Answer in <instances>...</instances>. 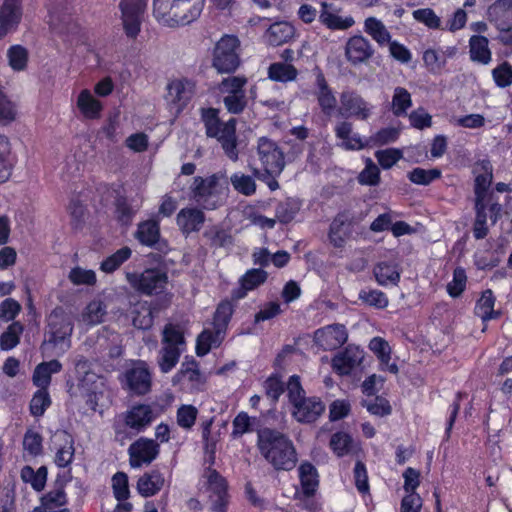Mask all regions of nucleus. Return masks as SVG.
Here are the masks:
<instances>
[{"instance_id":"f257e3e1","label":"nucleus","mask_w":512,"mask_h":512,"mask_svg":"<svg viewBox=\"0 0 512 512\" xmlns=\"http://www.w3.org/2000/svg\"><path fill=\"white\" fill-rule=\"evenodd\" d=\"M257 438L261 455L275 470L290 471L296 466V449L288 436L278 430L265 427L257 430Z\"/></svg>"},{"instance_id":"f03ea898","label":"nucleus","mask_w":512,"mask_h":512,"mask_svg":"<svg viewBox=\"0 0 512 512\" xmlns=\"http://www.w3.org/2000/svg\"><path fill=\"white\" fill-rule=\"evenodd\" d=\"M218 114L219 111L215 108L201 109V120L204 124L206 135L209 138L217 139L225 155L231 161L236 162L239 159L236 119L231 118L223 122Z\"/></svg>"},{"instance_id":"7ed1b4c3","label":"nucleus","mask_w":512,"mask_h":512,"mask_svg":"<svg viewBox=\"0 0 512 512\" xmlns=\"http://www.w3.org/2000/svg\"><path fill=\"white\" fill-rule=\"evenodd\" d=\"M233 311V305L230 301L226 300L218 304L213 317V329H204L197 337L196 354L198 356H205L213 347L220 346Z\"/></svg>"},{"instance_id":"20e7f679","label":"nucleus","mask_w":512,"mask_h":512,"mask_svg":"<svg viewBox=\"0 0 512 512\" xmlns=\"http://www.w3.org/2000/svg\"><path fill=\"white\" fill-rule=\"evenodd\" d=\"M205 0H154L153 13L156 18L169 17L177 24L186 25L196 20Z\"/></svg>"},{"instance_id":"39448f33","label":"nucleus","mask_w":512,"mask_h":512,"mask_svg":"<svg viewBox=\"0 0 512 512\" xmlns=\"http://www.w3.org/2000/svg\"><path fill=\"white\" fill-rule=\"evenodd\" d=\"M185 345L183 332L173 324H166L162 332V348L158 359L162 373H168L176 366Z\"/></svg>"},{"instance_id":"423d86ee","label":"nucleus","mask_w":512,"mask_h":512,"mask_svg":"<svg viewBox=\"0 0 512 512\" xmlns=\"http://www.w3.org/2000/svg\"><path fill=\"white\" fill-rule=\"evenodd\" d=\"M74 323L71 315L62 307H56L47 317V331L45 343L53 346L64 345L70 348V337L73 333Z\"/></svg>"},{"instance_id":"0eeeda50","label":"nucleus","mask_w":512,"mask_h":512,"mask_svg":"<svg viewBox=\"0 0 512 512\" xmlns=\"http://www.w3.org/2000/svg\"><path fill=\"white\" fill-rule=\"evenodd\" d=\"M158 415L159 413L155 412L151 405H134L125 413L124 424L118 422L114 423L115 440L123 443L128 438L125 427H129L136 432H141L148 427Z\"/></svg>"},{"instance_id":"6e6552de","label":"nucleus","mask_w":512,"mask_h":512,"mask_svg":"<svg viewBox=\"0 0 512 512\" xmlns=\"http://www.w3.org/2000/svg\"><path fill=\"white\" fill-rule=\"evenodd\" d=\"M240 41L236 36L225 35L215 45L212 66L219 73H233L240 65Z\"/></svg>"},{"instance_id":"1a4fd4ad","label":"nucleus","mask_w":512,"mask_h":512,"mask_svg":"<svg viewBox=\"0 0 512 512\" xmlns=\"http://www.w3.org/2000/svg\"><path fill=\"white\" fill-rule=\"evenodd\" d=\"M126 280L139 293L151 296L165 290L168 284V275L160 268H149L141 273L127 272Z\"/></svg>"},{"instance_id":"9d476101","label":"nucleus","mask_w":512,"mask_h":512,"mask_svg":"<svg viewBox=\"0 0 512 512\" xmlns=\"http://www.w3.org/2000/svg\"><path fill=\"white\" fill-rule=\"evenodd\" d=\"M257 155L266 174L279 176L285 167L284 152L273 140L261 137L257 143Z\"/></svg>"},{"instance_id":"9b49d317","label":"nucleus","mask_w":512,"mask_h":512,"mask_svg":"<svg viewBox=\"0 0 512 512\" xmlns=\"http://www.w3.org/2000/svg\"><path fill=\"white\" fill-rule=\"evenodd\" d=\"M147 0H121L119 8L124 32L130 39H135L141 31L143 15Z\"/></svg>"},{"instance_id":"f8f14e48","label":"nucleus","mask_w":512,"mask_h":512,"mask_svg":"<svg viewBox=\"0 0 512 512\" xmlns=\"http://www.w3.org/2000/svg\"><path fill=\"white\" fill-rule=\"evenodd\" d=\"M219 179L220 177L217 174H213L206 178L201 176L194 177L193 183L190 187L191 198L204 209H215L217 207V201L215 198L218 195L217 187Z\"/></svg>"},{"instance_id":"ddd939ff","label":"nucleus","mask_w":512,"mask_h":512,"mask_svg":"<svg viewBox=\"0 0 512 512\" xmlns=\"http://www.w3.org/2000/svg\"><path fill=\"white\" fill-rule=\"evenodd\" d=\"M340 115L366 121L373 114V105L367 102L357 91L344 90L340 93Z\"/></svg>"},{"instance_id":"4468645a","label":"nucleus","mask_w":512,"mask_h":512,"mask_svg":"<svg viewBox=\"0 0 512 512\" xmlns=\"http://www.w3.org/2000/svg\"><path fill=\"white\" fill-rule=\"evenodd\" d=\"M166 100L180 113L190 102L195 92V83L187 78L174 79L167 84Z\"/></svg>"},{"instance_id":"2eb2a0df","label":"nucleus","mask_w":512,"mask_h":512,"mask_svg":"<svg viewBox=\"0 0 512 512\" xmlns=\"http://www.w3.org/2000/svg\"><path fill=\"white\" fill-rule=\"evenodd\" d=\"M204 477L206 478L207 490L212 502L213 512H226L227 506V481L215 469L208 468Z\"/></svg>"},{"instance_id":"dca6fc26","label":"nucleus","mask_w":512,"mask_h":512,"mask_svg":"<svg viewBox=\"0 0 512 512\" xmlns=\"http://www.w3.org/2000/svg\"><path fill=\"white\" fill-rule=\"evenodd\" d=\"M67 481L64 477L58 476L53 488L41 497V505L33 512H70L66 508L68 500L64 489Z\"/></svg>"},{"instance_id":"f3484780","label":"nucleus","mask_w":512,"mask_h":512,"mask_svg":"<svg viewBox=\"0 0 512 512\" xmlns=\"http://www.w3.org/2000/svg\"><path fill=\"white\" fill-rule=\"evenodd\" d=\"M159 445L152 439L139 438L133 442L129 449V462L131 467L139 468L150 464L159 454Z\"/></svg>"},{"instance_id":"a211bd4d","label":"nucleus","mask_w":512,"mask_h":512,"mask_svg":"<svg viewBox=\"0 0 512 512\" xmlns=\"http://www.w3.org/2000/svg\"><path fill=\"white\" fill-rule=\"evenodd\" d=\"M325 409L326 406L319 397H305L293 405L292 416L299 423L311 424L322 416Z\"/></svg>"},{"instance_id":"6ab92c4d","label":"nucleus","mask_w":512,"mask_h":512,"mask_svg":"<svg viewBox=\"0 0 512 512\" xmlns=\"http://www.w3.org/2000/svg\"><path fill=\"white\" fill-rule=\"evenodd\" d=\"M22 14V0H3L0 6V40L18 28Z\"/></svg>"},{"instance_id":"aec40b11","label":"nucleus","mask_w":512,"mask_h":512,"mask_svg":"<svg viewBox=\"0 0 512 512\" xmlns=\"http://www.w3.org/2000/svg\"><path fill=\"white\" fill-rule=\"evenodd\" d=\"M125 386L136 395H145L151 389V374L144 362L126 370L124 374Z\"/></svg>"},{"instance_id":"412c9836","label":"nucleus","mask_w":512,"mask_h":512,"mask_svg":"<svg viewBox=\"0 0 512 512\" xmlns=\"http://www.w3.org/2000/svg\"><path fill=\"white\" fill-rule=\"evenodd\" d=\"M347 339L348 333L343 324L328 325L315 332V342L327 351L341 347Z\"/></svg>"},{"instance_id":"4be33fe9","label":"nucleus","mask_w":512,"mask_h":512,"mask_svg":"<svg viewBox=\"0 0 512 512\" xmlns=\"http://www.w3.org/2000/svg\"><path fill=\"white\" fill-rule=\"evenodd\" d=\"M315 72V96L318 105L323 114L330 116L337 106V99L329 86L322 70L319 67L314 69Z\"/></svg>"},{"instance_id":"5701e85b","label":"nucleus","mask_w":512,"mask_h":512,"mask_svg":"<svg viewBox=\"0 0 512 512\" xmlns=\"http://www.w3.org/2000/svg\"><path fill=\"white\" fill-rule=\"evenodd\" d=\"M135 238L145 246L165 252L168 244L160 237V226L154 220H147L138 224L135 232Z\"/></svg>"},{"instance_id":"b1692460","label":"nucleus","mask_w":512,"mask_h":512,"mask_svg":"<svg viewBox=\"0 0 512 512\" xmlns=\"http://www.w3.org/2000/svg\"><path fill=\"white\" fill-rule=\"evenodd\" d=\"M374 54L370 41L362 35L350 37L345 46V56L353 64L367 62Z\"/></svg>"},{"instance_id":"393cba45","label":"nucleus","mask_w":512,"mask_h":512,"mask_svg":"<svg viewBox=\"0 0 512 512\" xmlns=\"http://www.w3.org/2000/svg\"><path fill=\"white\" fill-rule=\"evenodd\" d=\"M364 359V351L357 346L348 345L344 351L332 359V368L339 375H348Z\"/></svg>"},{"instance_id":"a878e982","label":"nucleus","mask_w":512,"mask_h":512,"mask_svg":"<svg viewBox=\"0 0 512 512\" xmlns=\"http://www.w3.org/2000/svg\"><path fill=\"white\" fill-rule=\"evenodd\" d=\"M334 133L341 142L339 146L347 151H358L369 147L367 139L358 133H353V124L349 121H340L334 127Z\"/></svg>"},{"instance_id":"bb28decb","label":"nucleus","mask_w":512,"mask_h":512,"mask_svg":"<svg viewBox=\"0 0 512 512\" xmlns=\"http://www.w3.org/2000/svg\"><path fill=\"white\" fill-rule=\"evenodd\" d=\"M340 9L327 2L321 3L319 21L330 30H347L355 24L352 16L342 17L338 14Z\"/></svg>"},{"instance_id":"cd10ccee","label":"nucleus","mask_w":512,"mask_h":512,"mask_svg":"<svg viewBox=\"0 0 512 512\" xmlns=\"http://www.w3.org/2000/svg\"><path fill=\"white\" fill-rule=\"evenodd\" d=\"M205 214L198 208H183L176 217V222L184 235L198 232L205 222Z\"/></svg>"},{"instance_id":"c85d7f7f","label":"nucleus","mask_w":512,"mask_h":512,"mask_svg":"<svg viewBox=\"0 0 512 512\" xmlns=\"http://www.w3.org/2000/svg\"><path fill=\"white\" fill-rule=\"evenodd\" d=\"M268 278V273L261 268H252L240 278V287L232 292L233 299L240 300L244 298L249 291L258 288L264 284Z\"/></svg>"},{"instance_id":"c756f323","label":"nucleus","mask_w":512,"mask_h":512,"mask_svg":"<svg viewBox=\"0 0 512 512\" xmlns=\"http://www.w3.org/2000/svg\"><path fill=\"white\" fill-rule=\"evenodd\" d=\"M295 36V28L288 22H275L269 26L264 34L267 44L273 47L288 43Z\"/></svg>"},{"instance_id":"7c9ffc66","label":"nucleus","mask_w":512,"mask_h":512,"mask_svg":"<svg viewBox=\"0 0 512 512\" xmlns=\"http://www.w3.org/2000/svg\"><path fill=\"white\" fill-rule=\"evenodd\" d=\"M469 55L473 62L487 65L492 60L489 40L482 35H472L469 39Z\"/></svg>"},{"instance_id":"2f4dec72","label":"nucleus","mask_w":512,"mask_h":512,"mask_svg":"<svg viewBox=\"0 0 512 512\" xmlns=\"http://www.w3.org/2000/svg\"><path fill=\"white\" fill-rule=\"evenodd\" d=\"M349 216L346 213H339L330 224L328 238L330 243L336 248H342L345 245L349 234Z\"/></svg>"},{"instance_id":"473e14b6","label":"nucleus","mask_w":512,"mask_h":512,"mask_svg":"<svg viewBox=\"0 0 512 512\" xmlns=\"http://www.w3.org/2000/svg\"><path fill=\"white\" fill-rule=\"evenodd\" d=\"M298 472L303 494L306 497L313 496L319 486V475L316 467L309 462H304L300 464Z\"/></svg>"},{"instance_id":"72a5a7b5","label":"nucleus","mask_w":512,"mask_h":512,"mask_svg":"<svg viewBox=\"0 0 512 512\" xmlns=\"http://www.w3.org/2000/svg\"><path fill=\"white\" fill-rule=\"evenodd\" d=\"M62 364L54 359L38 364L33 372V383L40 389L47 390L51 383V375L60 372Z\"/></svg>"},{"instance_id":"f704fd0d","label":"nucleus","mask_w":512,"mask_h":512,"mask_svg":"<svg viewBox=\"0 0 512 512\" xmlns=\"http://www.w3.org/2000/svg\"><path fill=\"white\" fill-rule=\"evenodd\" d=\"M164 481L163 475L159 471L153 470L149 473H145L139 478L137 482V490L140 495L150 497L161 490L164 485Z\"/></svg>"},{"instance_id":"c9c22d12","label":"nucleus","mask_w":512,"mask_h":512,"mask_svg":"<svg viewBox=\"0 0 512 512\" xmlns=\"http://www.w3.org/2000/svg\"><path fill=\"white\" fill-rule=\"evenodd\" d=\"M375 279L379 285H396L400 280V272L397 266L390 262H379L373 269Z\"/></svg>"},{"instance_id":"e433bc0d","label":"nucleus","mask_w":512,"mask_h":512,"mask_svg":"<svg viewBox=\"0 0 512 512\" xmlns=\"http://www.w3.org/2000/svg\"><path fill=\"white\" fill-rule=\"evenodd\" d=\"M488 19L496 27L512 18V0H497L487 10Z\"/></svg>"},{"instance_id":"4c0bfd02","label":"nucleus","mask_w":512,"mask_h":512,"mask_svg":"<svg viewBox=\"0 0 512 512\" xmlns=\"http://www.w3.org/2000/svg\"><path fill=\"white\" fill-rule=\"evenodd\" d=\"M298 76V70L292 64L275 62L268 68L269 79L276 82H290L294 81Z\"/></svg>"},{"instance_id":"58836bf2","label":"nucleus","mask_w":512,"mask_h":512,"mask_svg":"<svg viewBox=\"0 0 512 512\" xmlns=\"http://www.w3.org/2000/svg\"><path fill=\"white\" fill-rule=\"evenodd\" d=\"M203 236L212 248H228L233 245L231 234L220 226H212L205 230Z\"/></svg>"},{"instance_id":"ea45409f","label":"nucleus","mask_w":512,"mask_h":512,"mask_svg":"<svg viewBox=\"0 0 512 512\" xmlns=\"http://www.w3.org/2000/svg\"><path fill=\"white\" fill-rule=\"evenodd\" d=\"M479 165H481L484 173L477 175L475 178V199H485L492 182V166L488 160H482Z\"/></svg>"},{"instance_id":"a19ab883","label":"nucleus","mask_w":512,"mask_h":512,"mask_svg":"<svg viewBox=\"0 0 512 512\" xmlns=\"http://www.w3.org/2000/svg\"><path fill=\"white\" fill-rule=\"evenodd\" d=\"M47 473L45 466H41L35 471L31 466L26 465L21 469V479L25 483H30L32 488L39 492L45 487Z\"/></svg>"},{"instance_id":"79ce46f5","label":"nucleus","mask_w":512,"mask_h":512,"mask_svg":"<svg viewBox=\"0 0 512 512\" xmlns=\"http://www.w3.org/2000/svg\"><path fill=\"white\" fill-rule=\"evenodd\" d=\"M365 32L368 33L379 45H385L391 41L390 32L379 19L368 17L364 22Z\"/></svg>"},{"instance_id":"37998d69","label":"nucleus","mask_w":512,"mask_h":512,"mask_svg":"<svg viewBox=\"0 0 512 512\" xmlns=\"http://www.w3.org/2000/svg\"><path fill=\"white\" fill-rule=\"evenodd\" d=\"M77 105L85 117L95 119L100 116L102 105L88 90H83L78 96Z\"/></svg>"},{"instance_id":"c03bdc74","label":"nucleus","mask_w":512,"mask_h":512,"mask_svg":"<svg viewBox=\"0 0 512 512\" xmlns=\"http://www.w3.org/2000/svg\"><path fill=\"white\" fill-rule=\"evenodd\" d=\"M233 189L244 196H252L256 193L257 184L253 176L243 172H235L230 176Z\"/></svg>"},{"instance_id":"a18cd8bd","label":"nucleus","mask_w":512,"mask_h":512,"mask_svg":"<svg viewBox=\"0 0 512 512\" xmlns=\"http://www.w3.org/2000/svg\"><path fill=\"white\" fill-rule=\"evenodd\" d=\"M24 326L19 321H13L0 336V349L9 351L20 342Z\"/></svg>"},{"instance_id":"49530a36","label":"nucleus","mask_w":512,"mask_h":512,"mask_svg":"<svg viewBox=\"0 0 512 512\" xmlns=\"http://www.w3.org/2000/svg\"><path fill=\"white\" fill-rule=\"evenodd\" d=\"M132 255V250L128 246L118 249L115 253L105 258L101 264L100 269L105 273H113L124 262H126Z\"/></svg>"},{"instance_id":"de8ad7c7","label":"nucleus","mask_w":512,"mask_h":512,"mask_svg":"<svg viewBox=\"0 0 512 512\" xmlns=\"http://www.w3.org/2000/svg\"><path fill=\"white\" fill-rule=\"evenodd\" d=\"M301 208L299 200L294 198H287L280 202L276 207V218L279 222L287 224L291 222Z\"/></svg>"},{"instance_id":"09e8293b","label":"nucleus","mask_w":512,"mask_h":512,"mask_svg":"<svg viewBox=\"0 0 512 512\" xmlns=\"http://www.w3.org/2000/svg\"><path fill=\"white\" fill-rule=\"evenodd\" d=\"M106 305L100 300L91 301L82 315L83 322L88 325H97L103 322L107 313Z\"/></svg>"},{"instance_id":"8fccbe9b","label":"nucleus","mask_w":512,"mask_h":512,"mask_svg":"<svg viewBox=\"0 0 512 512\" xmlns=\"http://www.w3.org/2000/svg\"><path fill=\"white\" fill-rule=\"evenodd\" d=\"M411 95L407 89L396 87L392 97V112L395 116L400 117L407 114V110L411 107Z\"/></svg>"},{"instance_id":"3c124183","label":"nucleus","mask_w":512,"mask_h":512,"mask_svg":"<svg viewBox=\"0 0 512 512\" xmlns=\"http://www.w3.org/2000/svg\"><path fill=\"white\" fill-rule=\"evenodd\" d=\"M64 445L61 446L55 455V463L58 467H67L74 457V441L71 435L66 432L62 434Z\"/></svg>"},{"instance_id":"603ef678","label":"nucleus","mask_w":512,"mask_h":512,"mask_svg":"<svg viewBox=\"0 0 512 512\" xmlns=\"http://www.w3.org/2000/svg\"><path fill=\"white\" fill-rule=\"evenodd\" d=\"M352 444V437L348 433L342 431L334 433L329 442L330 448L338 457L349 454L352 450Z\"/></svg>"},{"instance_id":"864d4df0","label":"nucleus","mask_w":512,"mask_h":512,"mask_svg":"<svg viewBox=\"0 0 512 512\" xmlns=\"http://www.w3.org/2000/svg\"><path fill=\"white\" fill-rule=\"evenodd\" d=\"M359 300L375 309H385L389 304L386 294L377 289L361 290Z\"/></svg>"},{"instance_id":"5fc2aeb1","label":"nucleus","mask_w":512,"mask_h":512,"mask_svg":"<svg viewBox=\"0 0 512 512\" xmlns=\"http://www.w3.org/2000/svg\"><path fill=\"white\" fill-rule=\"evenodd\" d=\"M407 177L414 184L426 186L441 177V170L438 168L426 170L417 167L408 172Z\"/></svg>"},{"instance_id":"6e6d98bb","label":"nucleus","mask_w":512,"mask_h":512,"mask_svg":"<svg viewBox=\"0 0 512 512\" xmlns=\"http://www.w3.org/2000/svg\"><path fill=\"white\" fill-rule=\"evenodd\" d=\"M7 58L14 71H23L28 62V51L21 45H12L7 51Z\"/></svg>"},{"instance_id":"4d7b16f0","label":"nucleus","mask_w":512,"mask_h":512,"mask_svg":"<svg viewBox=\"0 0 512 512\" xmlns=\"http://www.w3.org/2000/svg\"><path fill=\"white\" fill-rule=\"evenodd\" d=\"M400 131L394 127L380 129L374 135L367 138L370 146H383L395 142L399 138Z\"/></svg>"},{"instance_id":"13d9d810","label":"nucleus","mask_w":512,"mask_h":512,"mask_svg":"<svg viewBox=\"0 0 512 512\" xmlns=\"http://www.w3.org/2000/svg\"><path fill=\"white\" fill-rule=\"evenodd\" d=\"M467 283L465 269L456 267L453 271V279L447 284V293L452 298H458L464 292Z\"/></svg>"},{"instance_id":"bf43d9fd","label":"nucleus","mask_w":512,"mask_h":512,"mask_svg":"<svg viewBox=\"0 0 512 512\" xmlns=\"http://www.w3.org/2000/svg\"><path fill=\"white\" fill-rule=\"evenodd\" d=\"M51 405L50 395L47 390L39 389L30 401V412L35 417L42 416Z\"/></svg>"},{"instance_id":"052dcab7","label":"nucleus","mask_w":512,"mask_h":512,"mask_svg":"<svg viewBox=\"0 0 512 512\" xmlns=\"http://www.w3.org/2000/svg\"><path fill=\"white\" fill-rule=\"evenodd\" d=\"M423 61L425 66L431 72L440 71L447 62V56L445 52H441L436 49H427L423 53Z\"/></svg>"},{"instance_id":"680f3d73","label":"nucleus","mask_w":512,"mask_h":512,"mask_svg":"<svg viewBox=\"0 0 512 512\" xmlns=\"http://www.w3.org/2000/svg\"><path fill=\"white\" fill-rule=\"evenodd\" d=\"M68 279L74 285H95L97 278L96 273L90 269H84L82 267H74L70 270Z\"/></svg>"},{"instance_id":"e2e57ef3","label":"nucleus","mask_w":512,"mask_h":512,"mask_svg":"<svg viewBox=\"0 0 512 512\" xmlns=\"http://www.w3.org/2000/svg\"><path fill=\"white\" fill-rule=\"evenodd\" d=\"M247 84V78L244 76H230L224 78L219 89L222 93L227 95L245 93L244 86Z\"/></svg>"},{"instance_id":"0e129e2a","label":"nucleus","mask_w":512,"mask_h":512,"mask_svg":"<svg viewBox=\"0 0 512 512\" xmlns=\"http://www.w3.org/2000/svg\"><path fill=\"white\" fill-rule=\"evenodd\" d=\"M246 412H240L233 420V438L241 437L243 434L254 430V421Z\"/></svg>"},{"instance_id":"69168bd1","label":"nucleus","mask_w":512,"mask_h":512,"mask_svg":"<svg viewBox=\"0 0 512 512\" xmlns=\"http://www.w3.org/2000/svg\"><path fill=\"white\" fill-rule=\"evenodd\" d=\"M112 488L115 498L124 501L129 497L128 476L124 472H117L112 477Z\"/></svg>"},{"instance_id":"338daca9","label":"nucleus","mask_w":512,"mask_h":512,"mask_svg":"<svg viewBox=\"0 0 512 512\" xmlns=\"http://www.w3.org/2000/svg\"><path fill=\"white\" fill-rule=\"evenodd\" d=\"M413 18L425 24L430 29H438L441 25L440 18L431 8H421L413 11Z\"/></svg>"},{"instance_id":"774afa93","label":"nucleus","mask_w":512,"mask_h":512,"mask_svg":"<svg viewBox=\"0 0 512 512\" xmlns=\"http://www.w3.org/2000/svg\"><path fill=\"white\" fill-rule=\"evenodd\" d=\"M492 76L497 86L507 87L512 84V66L503 62L492 70Z\"/></svg>"}]
</instances>
